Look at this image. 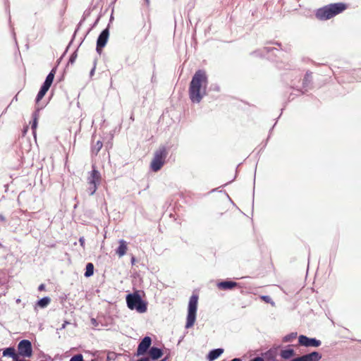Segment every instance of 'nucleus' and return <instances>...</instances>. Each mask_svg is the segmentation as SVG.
<instances>
[{
	"instance_id": "nucleus-9",
	"label": "nucleus",
	"mask_w": 361,
	"mask_h": 361,
	"mask_svg": "<svg viewBox=\"0 0 361 361\" xmlns=\"http://www.w3.org/2000/svg\"><path fill=\"white\" fill-rule=\"evenodd\" d=\"M300 345L303 346L318 347L321 345V342L315 338H310L305 336L301 335L298 338Z\"/></svg>"
},
{
	"instance_id": "nucleus-30",
	"label": "nucleus",
	"mask_w": 361,
	"mask_h": 361,
	"mask_svg": "<svg viewBox=\"0 0 361 361\" xmlns=\"http://www.w3.org/2000/svg\"><path fill=\"white\" fill-rule=\"evenodd\" d=\"M137 361H149V360L147 358H142Z\"/></svg>"
},
{
	"instance_id": "nucleus-1",
	"label": "nucleus",
	"mask_w": 361,
	"mask_h": 361,
	"mask_svg": "<svg viewBox=\"0 0 361 361\" xmlns=\"http://www.w3.org/2000/svg\"><path fill=\"white\" fill-rule=\"evenodd\" d=\"M208 79L203 70H198L193 75L189 87V96L192 102L199 103L206 94Z\"/></svg>"
},
{
	"instance_id": "nucleus-25",
	"label": "nucleus",
	"mask_w": 361,
	"mask_h": 361,
	"mask_svg": "<svg viewBox=\"0 0 361 361\" xmlns=\"http://www.w3.org/2000/svg\"><path fill=\"white\" fill-rule=\"evenodd\" d=\"M261 298L266 302H270L271 300V298L268 295H263L261 297Z\"/></svg>"
},
{
	"instance_id": "nucleus-7",
	"label": "nucleus",
	"mask_w": 361,
	"mask_h": 361,
	"mask_svg": "<svg viewBox=\"0 0 361 361\" xmlns=\"http://www.w3.org/2000/svg\"><path fill=\"white\" fill-rule=\"evenodd\" d=\"M56 73V69L53 68L51 72L48 74V75L46 78V80L43 83L42 86L41 87L37 97H36V103H38L46 94L47 91L49 90V87H51L54 75Z\"/></svg>"
},
{
	"instance_id": "nucleus-31",
	"label": "nucleus",
	"mask_w": 361,
	"mask_h": 361,
	"mask_svg": "<svg viewBox=\"0 0 361 361\" xmlns=\"http://www.w3.org/2000/svg\"><path fill=\"white\" fill-rule=\"evenodd\" d=\"M231 361H241V360L239 358H234Z\"/></svg>"
},
{
	"instance_id": "nucleus-2",
	"label": "nucleus",
	"mask_w": 361,
	"mask_h": 361,
	"mask_svg": "<svg viewBox=\"0 0 361 361\" xmlns=\"http://www.w3.org/2000/svg\"><path fill=\"white\" fill-rule=\"evenodd\" d=\"M347 8L343 3L332 4L318 9L316 17L322 20H329L335 16L342 13Z\"/></svg>"
},
{
	"instance_id": "nucleus-23",
	"label": "nucleus",
	"mask_w": 361,
	"mask_h": 361,
	"mask_svg": "<svg viewBox=\"0 0 361 361\" xmlns=\"http://www.w3.org/2000/svg\"><path fill=\"white\" fill-rule=\"evenodd\" d=\"M70 361H83V356L81 354H78L73 356Z\"/></svg>"
},
{
	"instance_id": "nucleus-17",
	"label": "nucleus",
	"mask_w": 361,
	"mask_h": 361,
	"mask_svg": "<svg viewBox=\"0 0 361 361\" xmlns=\"http://www.w3.org/2000/svg\"><path fill=\"white\" fill-rule=\"evenodd\" d=\"M102 142L98 140L95 144L92 146L91 152L93 156H97L100 149L102 148Z\"/></svg>"
},
{
	"instance_id": "nucleus-20",
	"label": "nucleus",
	"mask_w": 361,
	"mask_h": 361,
	"mask_svg": "<svg viewBox=\"0 0 361 361\" xmlns=\"http://www.w3.org/2000/svg\"><path fill=\"white\" fill-rule=\"evenodd\" d=\"M294 354V350L293 349H286L281 351V355L284 359H289Z\"/></svg>"
},
{
	"instance_id": "nucleus-5",
	"label": "nucleus",
	"mask_w": 361,
	"mask_h": 361,
	"mask_svg": "<svg viewBox=\"0 0 361 361\" xmlns=\"http://www.w3.org/2000/svg\"><path fill=\"white\" fill-rule=\"evenodd\" d=\"M101 179L102 177L99 171L96 169L95 165H92V170L88 173L87 179L88 183L87 191L90 195L95 193Z\"/></svg>"
},
{
	"instance_id": "nucleus-26",
	"label": "nucleus",
	"mask_w": 361,
	"mask_h": 361,
	"mask_svg": "<svg viewBox=\"0 0 361 361\" xmlns=\"http://www.w3.org/2000/svg\"><path fill=\"white\" fill-rule=\"evenodd\" d=\"M37 128V118H35L33 123L32 125V128L33 130H35Z\"/></svg>"
},
{
	"instance_id": "nucleus-22",
	"label": "nucleus",
	"mask_w": 361,
	"mask_h": 361,
	"mask_svg": "<svg viewBox=\"0 0 361 361\" xmlns=\"http://www.w3.org/2000/svg\"><path fill=\"white\" fill-rule=\"evenodd\" d=\"M297 337V333H291L283 338L284 342H290Z\"/></svg>"
},
{
	"instance_id": "nucleus-8",
	"label": "nucleus",
	"mask_w": 361,
	"mask_h": 361,
	"mask_svg": "<svg viewBox=\"0 0 361 361\" xmlns=\"http://www.w3.org/2000/svg\"><path fill=\"white\" fill-rule=\"evenodd\" d=\"M18 353L23 357H30L32 355V345L28 340H22L18 345Z\"/></svg>"
},
{
	"instance_id": "nucleus-10",
	"label": "nucleus",
	"mask_w": 361,
	"mask_h": 361,
	"mask_svg": "<svg viewBox=\"0 0 361 361\" xmlns=\"http://www.w3.org/2000/svg\"><path fill=\"white\" fill-rule=\"evenodd\" d=\"M322 358V355L318 352H312L311 353L302 355L293 359L291 361H319Z\"/></svg>"
},
{
	"instance_id": "nucleus-28",
	"label": "nucleus",
	"mask_w": 361,
	"mask_h": 361,
	"mask_svg": "<svg viewBox=\"0 0 361 361\" xmlns=\"http://www.w3.org/2000/svg\"><path fill=\"white\" fill-rule=\"evenodd\" d=\"M250 361H264L263 358L260 357H257L254 359H252V360Z\"/></svg>"
},
{
	"instance_id": "nucleus-11",
	"label": "nucleus",
	"mask_w": 361,
	"mask_h": 361,
	"mask_svg": "<svg viewBox=\"0 0 361 361\" xmlns=\"http://www.w3.org/2000/svg\"><path fill=\"white\" fill-rule=\"evenodd\" d=\"M152 343L150 337L145 336L140 343L137 347V355H142L146 353Z\"/></svg>"
},
{
	"instance_id": "nucleus-32",
	"label": "nucleus",
	"mask_w": 361,
	"mask_h": 361,
	"mask_svg": "<svg viewBox=\"0 0 361 361\" xmlns=\"http://www.w3.org/2000/svg\"><path fill=\"white\" fill-rule=\"evenodd\" d=\"M1 246V244L0 243V247Z\"/></svg>"
},
{
	"instance_id": "nucleus-21",
	"label": "nucleus",
	"mask_w": 361,
	"mask_h": 361,
	"mask_svg": "<svg viewBox=\"0 0 361 361\" xmlns=\"http://www.w3.org/2000/svg\"><path fill=\"white\" fill-rule=\"evenodd\" d=\"M49 302H50V298L48 297H44V298L40 299L37 302V305L40 307H45Z\"/></svg>"
},
{
	"instance_id": "nucleus-27",
	"label": "nucleus",
	"mask_w": 361,
	"mask_h": 361,
	"mask_svg": "<svg viewBox=\"0 0 361 361\" xmlns=\"http://www.w3.org/2000/svg\"><path fill=\"white\" fill-rule=\"evenodd\" d=\"M45 289V285L44 284H41L39 285V286L38 287V290L39 291H42V290H44Z\"/></svg>"
},
{
	"instance_id": "nucleus-14",
	"label": "nucleus",
	"mask_w": 361,
	"mask_h": 361,
	"mask_svg": "<svg viewBox=\"0 0 361 361\" xmlns=\"http://www.w3.org/2000/svg\"><path fill=\"white\" fill-rule=\"evenodd\" d=\"M149 354L152 360H157L162 356L163 353L161 349L156 347H152L149 349Z\"/></svg>"
},
{
	"instance_id": "nucleus-13",
	"label": "nucleus",
	"mask_w": 361,
	"mask_h": 361,
	"mask_svg": "<svg viewBox=\"0 0 361 361\" xmlns=\"http://www.w3.org/2000/svg\"><path fill=\"white\" fill-rule=\"evenodd\" d=\"M236 286L237 283L235 282L230 281H221L217 284L218 288L222 290L232 289Z\"/></svg>"
},
{
	"instance_id": "nucleus-6",
	"label": "nucleus",
	"mask_w": 361,
	"mask_h": 361,
	"mask_svg": "<svg viewBox=\"0 0 361 361\" xmlns=\"http://www.w3.org/2000/svg\"><path fill=\"white\" fill-rule=\"evenodd\" d=\"M167 152L165 147L159 149L154 154V157L151 163V169L154 171H158L164 164Z\"/></svg>"
},
{
	"instance_id": "nucleus-4",
	"label": "nucleus",
	"mask_w": 361,
	"mask_h": 361,
	"mask_svg": "<svg viewBox=\"0 0 361 361\" xmlns=\"http://www.w3.org/2000/svg\"><path fill=\"white\" fill-rule=\"evenodd\" d=\"M197 302L198 295L197 294H192L188 303L187 321L185 324L186 329H190L193 326L195 322Z\"/></svg>"
},
{
	"instance_id": "nucleus-33",
	"label": "nucleus",
	"mask_w": 361,
	"mask_h": 361,
	"mask_svg": "<svg viewBox=\"0 0 361 361\" xmlns=\"http://www.w3.org/2000/svg\"><path fill=\"white\" fill-rule=\"evenodd\" d=\"M147 1H148L149 0H146Z\"/></svg>"
},
{
	"instance_id": "nucleus-19",
	"label": "nucleus",
	"mask_w": 361,
	"mask_h": 361,
	"mask_svg": "<svg viewBox=\"0 0 361 361\" xmlns=\"http://www.w3.org/2000/svg\"><path fill=\"white\" fill-rule=\"evenodd\" d=\"M4 356H9L13 358L16 357V350L13 348H7L3 351Z\"/></svg>"
},
{
	"instance_id": "nucleus-15",
	"label": "nucleus",
	"mask_w": 361,
	"mask_h": 361,
	"mask_svg": "<svg viewBox=\"0 0 361 361\" xmlns=\"http://www.w3.org/2000/svg\"><path fill=\"white\" fill-rule=\"evenodd\" d=\"M128 247L126 242L123 240H121L119 241V246L116 249V253L119 257H122L126 255L127 252Z\"/></svg>"
},
{
	"instance_id": "nucleus-3",
	"label": "nucleus",
	"mask_w": 361,
	"mask_h": 361,
	"mask_svg": "<svg viewBox=\"0 0 361 361\" xmlns=\"http://www.w3.org/2000/svg\"><path fill=\"white\" fill-rule=\"evenodd\" d=\"M126 303L130 310H136L139 313H144L147 310V303L142 300L139 291L127 295Z\"/></svg>"
},
{
	"instance_id": "nucleus-12",
	"label": "nucleus",
	"mask_w": 361,
	"mask_h": 361,
	"mask_svg": "<svg viewBox=\"0 0 361 361\" xmlns=\"http://www.w3.org/2000/svg\"><path fill=\"white\" fill-rule=\"evenodd\" d=\"M109 37L108 29L104 30L99 35L97 42V51L99 52L101 49L106 45Z\"/></svg>"
},
{
	"instance_id": "nucleus-24",
	"label": "nucleus",
	"mask_w": 361,
	"mask_h": 361,
	"mask_svg": "<svg viewBox=\"0 0 361 361\" xmlns=\"http://www.w3.org/2000/svg\"><path fill=\"white\" fill-rule=\"evenodd\" d=\"M79 243H80V246H81L82 248H85V238H84V237H80V238H79Z\"/></svg>"
},
{
	"instance_id": "nucleus-29",
	"label": "nucleus",
	"mask_w": 361,
	"mask_h": 361,
	"mask_svg": "<svg viewBox=\"0 0 361 361\" xmlns=\"http://www.w3.org/2000/svg\"><path fill=\"white\" fill-rule=\"evenodd\" d=\"M95 64L94 65L93 68H92L90 71V75L92 76L94 75V71H95Z\"/></svg>"
},
{
	"instance_id": "nucleus-16",
	"label": "nucleus",
	"mask_w": 361,
	"mask_h": 361,
	"mask_svg": "<svg viewBox=\"0 0 361 361\" xmlns=\"http://www.w3.org/2000/svg\"><path fill=\"white\" fill-rule=\"evenodd\" d=\"M224 352V350L221 348H217L212 350L208 354L207 358L209 361H213L218 358Z\"/></svg>"
},
{
	"instance_id": "nucleus-18",
	"label": "nucleus",
	"mask_w": 361,
	"mask_h": 361,
	"mask_svg": "<svg viewBox=\"0 0 361 361\" xmlns=\"http://www.w3.org/2000/svg\"><path fill=\"white\" fill-rule=\"evenodd\" d=\"M94 274V265L92 263H87L85 268V276L90 277Z\"/></svg>"
}]
</instances>
